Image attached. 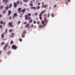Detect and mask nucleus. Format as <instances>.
Listing matches in <instances>:
<instances>
[{"mask_svg":"<svg viewBox=\"0 0 75 75\" xmlns=\"http://www.w3.org/2000/svg\"><path fill=\"white\" fill-rule=\"evenodd\" d=\"M21 8H19L18 9V11L20 13H21Z\"/></svg>","mask_w":75,"mask_h":75,"instance_id":"10","label":"nucleus"},{"mask_svg":"<svg viewBox=\"0 0 75 75\" xmlns=\"http://www.w3.org/2000/svg\"><path fill=\"white\" fill-rule=\"evenodd\" d=\"M31 9H36V8L35 7H32L31 8Z\"/></svg>","mask_w":75,"mask_h":75,"instance_id":"23","label":"nucleus"},{"mask_svg":"<svg viewBox=\"0 0 75 75\" xmlns=\"http://www.w3.org/2000/svg\"><path fill=\"white\" fill-rule=\"evenodd\" d=\"M28 1H29V0H23V1L26 3L28 2Z\"/></svg>","mask_w":75,"mask_h":75,"instance_id":"22","label":"nucleus"},{"mask_svg":"<svg viewBox=\"0 0 75 75\" xmlns=\"http://www.w3.org/2000/svg\"><path fill=\"white\" fill-rule=\"evenodd\" d=\"M21 37H22V38H24V37H25V35H24V34H23V33L22 34Z\"/></svg>","mask_w":75,"mask_h":75,"instance_id":"17","label":"nucleus"},{"mask_svg":"<svg viewBox=\"0 0 75 75\" xmlns=\"http://www.w3.org/2000/svg\"><path fill=\"white\" fill-rule=\"evenodd\" d=\"M55 7H57V5H54V8H55Z\"/></svg>","mask_w":75,"mask_h":75,"instance_id":"35","label":"nucleus"},{"mask_svg":"<svg viewBox=\"0 0 75 75\" xmlns=\"http://www.w3.org/2000/svg\"><path fill=\"white\" fill-rule=\"evenodd\" d=\"M33 1H34V2H35V0H33Z\"/></svg>","mask_w":75,"mask_h":75,"instance_id":"61","label":"nucleus"},{"mask_svg":"<svg viewBox=\"0 0 75 75\" xmlns=\"http://www.w3.org/2000/svg\"><path fill=\"white\" fill-rule=\"evenodd\" d=\"M8 25L10 27H13V22H9L8 23Z\"/></svg>","mask_w":75,"mask_h":75,"instance_id":"9","label":"nucleus"},{"mask_svg":"<svg viewBox=\"0 0 75 75\" xmlns=\"http://www.w3.org/2000/svg\"><path fill=\"white\" fill-rule=\"evenodd\" d=\"M44 16L45 17L46 16V15L45 14H44Z\"/></svg>","mask_w":75,"mask_h":75,"instance_id":"47","label":"nucleus"},{"mask_svg":"<svg viewBox=\"0 0 75 75\" xmlns=\"http://www.w3.org/2000/svg\"><path fill=\"white\" fill-rule=\"evenodd\" d=\"M45 21H42V24L43 26H45L47 25V23H48V21L47 19H45V17L44 18Z\"/></svg>","mask_w":75,"mask_h":75,"instance_id":"1","label":"nucleus"},{"mask_svg":"<svg viewBox=\"0 0 75 75\" xmlns=\"http://www.w3.org/2000/svg\"><path fill=\"white\" fill-rule=\"evenodd\" d=\"M6 13V10H4V11L3 12V14H5Z\"/></svg>","mask_w":75,"mask_h":75,"instance_id":"24","label":"nucleus"},{"mask_svg":"<svg viewBox=\"0 0 75 75\" xmlns=\"http://www.w3.org/2000/svg\"><path fill=\"white\" fill-rule=\"evenodd\" d=\"M8 45V43H6V44L5 45L4 48V50H6V48L7 47V46Z\"/></svg>","mask_w":75,"mask_h":75,"instance_id":"6","label":"nucleus"},{"mask_svg":"<svg viewBox=\"0 0 75 75\" xmlns=\"http://www.w3.org/2000/svg\"><path fill=\"white\" fill-rule=\"evenodd\" d=\"M47 6V5H42V8H46Z\"/></svg>","mask_w":75,"mask_h":75,"instance_id":"16","label":"nucleus"},{"mask_svg":"<svg viewBox=\"0 0 75 75\" xmlns=\"http://www.w3.org/2000/svg\"><path fill=\"white\" fill-rule=\"evenodd\" d=\"M11 7H12V4H10L9 7H10V8H11Z\"/></svg>","mask_w":75,"mask_h":75,"instance_id":"27","label":"nucleus"},{"mask_svg":"<svg viewBox=\"0 0 75 75\" xmlns=\"http://www.w3.org/2000/svg\"><path fill=\"white\" fill-rule=\"evenodd\" d=\"M12 48L13 49V50H16L17 47L16 45H13L12 46Z\"/></svg>","mask_w":75,"mask_h":75,"instance_id":"7","label":"nucleus"},{"mask_svg":"<svg viewBox=\"0 0 75 75\" xmlns=\"http://www.w3.org/2000/svg\"><path fill=\"white\" fill-rule=\"evenodd\" d=\"M3 1V3H4L5 4H6L8 2V0H2Z\"/></svg>","mask_w":75,"mask_h":75,"instance_id":"11","label":"nucleus"},{"mask_svg":"<svg viewBox=\"0 0 75 75\" xmlns=\"http://www.w3.org/2000/svg\"><path fill=\"white\" fill-rule=\"evenodd\" d=\"M42 27H43V26L42 25H39V28H42Z\"/></svg>","mask_w":75,"mask_h":75,"instance_id":"20","label":"nucleus"},{"mask_svg":"<svg viewBox=\"0 0 75 75\" xmlns=\"http://www.w3.org/2000/svg\"><path fill=\"white\" fill-rule=\"evenodd\" d=\"M32 21H33V19H31L29 21V23H32Z\"/></svg>","mask_w":75,"mask_h":75,"instance_id":"26","label":"nucleus"},{"mask_svg":"<svg viewBox=\"0 0 75 75\" xmlns=\"http://www.w3.org/2000/svg\"><path fill=\"white\" fill-rule=\"evenodd\" d=\"M35 16H37L38 15V13H35Z\"/></svg>","mask_w":75,"mask_h":75,"instance_id":"40","label":"nucleus"},{"mask_svg":"<svg viewBox=\"0 0 75 75\" xmlns=\"http://www.w3.org/2000/svg\"><path fill=\"white\" fill-rule=\"evenodd\" d=\"M6 40V39H3V40H4V41Z\"/></svg>","mask_w":75,"mask_h":75,"instance_id":"49","label":"nucleus"},{"mask_svg":"<svg viewBox=\"0 0 75 75\" xmlns=\"http://www.w3.org/2000/svg\"><path fill=\"white\" fill-rule=\"evenodd\" d=\"M1 37L2 38H3L4 37V33H3L1 35Z\"/></svg>","mask_w":75,"mask_h":75,"instance_id":"13","label":"nucleus"},{"mask_svg":"<svg viewBox=\"0 0 75 75\" xmlns=\"http://www.w3.org/2000/svg\"><path fill=\"white\" fill-rule=\"evenodd\" d=\"M0 24H3V25H4L5 24V22H3L2 21H0Z\"/></svg>","mask_w":75,"mask_h":75,"instance_id":"12","label":"nucleus"},{"mask_svg":"<svg viewBox=\"0 0 75 75\" xmlns=\"http://www.w3.org/2000/svg\"><path fill=\"white\" fill-rule=\"evenodd\" d=\"M44 12H45V11H43L41 13L39 16V17H40V20H42V18H41V16H42V14H43Z\"/></svg>","mask_w":75,"mask_h":75,"instance_id":"3","label":"nucleus"},{"mask_svg":"<svg viewBox=\"0 0 75 75\" xmlns=\"http://www.w3.org/2000/svg\"><path fill=\"white\" fill-rule=\"evenodd\" d=\"M0 8L1 9H2V8H3V6H0Z\"/></svg>","mask_w":75,"mask_h":75,"instance_id":"36","label":"nucleus"},{"mask_svg":"<svg viewBox=\"0 0 75 75\" xmlns=\"http://www.w3.org/2000/svg\"><path fill=\"white\" fill-rule=\"evenodd\" d=\"M17 17V13H15L13 14V19H14L15 17Z\"/></svg>","mask_w":75,"mask_h":75,"instance_id":"4","label":"nucleus"},{"mask_svg":"<svg viewBox=\"0 0 75 75\" xmlns=\"http://www.w3.org/2000/svg\"><path fill=\"white\" fill-rule=\"evenodd\" d=\"M50 14H49L48 15V17H50Z\"/></svg>","mask_w":75,"mask_h":75,"instance_id":"45","label":"nucleus"},{"mask_svg":"<svg viewBox=\"0 0 75 75\" xmlns=\"http://www.w3.org/2000/svg\"><path fill=\"white\" fill-rule=\"evenodd\" d=\"M33 24H36V21H34Z\"/></svg>","mask_w":75,"mask_h":75,"instance_id":"37","label":"nucleus"},{"mask_svg":"<svg viewBox=\"0 0 75 75\" xmlns=\"http://www.w3.org/2000/svg\"><path fill=\"white\" fill-rule=\"evenodd\" d=\"M7 29H6L5 32V34H6V33H7Z\"/></svg>","mask_w":75,"mask_h":75,"instance_id":"29","label":"nucleus"},{"mask_svg":"<svg viewBox=\"0 0 75 75\" xmlns=\"http://www.w3.org/2000/svg\"><path fill=\"white\" fill-rule=\"evenodd\" d=\"M25 33H26V32H25V31H24L23 32V34H25Z\"/></svg>","mask_w":75,"mask_h":75,"instance_id":"33","label":"nucleus"},{"mask_svg":"<svg viewBox=\"0 0 75 75\" xmlns=\"http://www.w3.org/2000/svg\"><path fill=\"white\" fill-rule=\"evenodd\" d=\"M4 42H2L1 43V45H4Z\"/></svg>","mask_w":75,"mask_h":75,"instance_id":"39","label":"nucleus"},{"mask_svg":"<svg viewBox=\"0 0 75 75\" xmlns=\"http://www.w3.org/2000/svg\"><path fill=\"white\" fill-rule=\"evenodd\" d=\"M38 5H40V4L39 3H38Z\"/></svg>","mask_w":75,"mask_h":75,"instance_id":"53","label":"nucleus"},{"mask_svg":"<svg viewBox=\"0 0 75 75\" xmlns=\"http://www.w3.org/2000/svg\"><path fill=\"white\" fill-rule=\"evenodd\" d=\"M17 4L14 3V6L15 8L17 7Z\"/></svg>","mask_w":75,"mask_h":75,"instance_id":"14","label":"nucleus"},{"mask_svg":"<svg viewBox=\"0 0 75 75\" xmlns=\"http://www.w3.org/2000/svg\"><path fill=\"white\" fill-rule=\"evenodd\" d=\"M56 1H57V0H56Z\"/></svg>","mask_w":75,"mask_h":75,"instance_id":"64","label":"nucleus"},{"mask_svg":"<svg viewBox=\"0 0 75 75\" xmlns=\"http://www.w3.org/2000/svg\"><path fill=\"white\" fill-rule=\"evenodd\" d=\"M68 2H70V0H68Z\"/></svg>","mask_w":75,"mask_h":75,"instance_id":"56","label":"nucleus"},{"mask_svg":"<svg viewBox=\"0 0 75 75\" xmlns=\"http://www.w3.org/2000/svg\"><path fill=\"white\" fill-rule=\"evenodd\" d=\"M29 25H30V24L28 23L26 25V26H25V27H26V28H28V27H29Z\"/></svg>","mask_w":75,"mask_h":75,"instance_id":"15","label":"nucleus"},{"mask_svg":"<svg viewBox=\"0 0 75 75\" xmlns=\"http://www.w3.org/2000/svg\"><path fill=\"white\" fill-rule=\"evenodd\" d=\"M22 13H21V16H20V17H21V18H22V16H23V15H22Z\"/></svg>","mask_w":75,"mask_h":75,"instance_id":"44","label":"nucleus"},{"mask_svg":"<svg viewBox=\"0 0 75 75\" xmlns=\"http://www.w3.org/2000/svg\"><path fill=\"white\" fill-rule=\"evenodd\" d=\"M10 48V46H8V49H9Z\"/></svg>","mask_w":75,"mask_h":75,"instance_id":"51","label":"nucleus"},{"mask_svg":"<svg viewBox=\"0 0 75 75\" xmlns=\"http://www.w3.org/2000/svg\"><path fill=\"white\" fill-rule=\"evenodd\" d=\"M31 16V14L30 13H28L27 15H26L25 16V20H30L31 19V17L30 16Z\"/></svg>","mask_w":75,"mask_h":75,"instance_id":"2","label":"nucleus"},{"mask_svg":"<svg viewBox=\"0 0 75 75\" xmlns=\"http://www.w3.org/2000/svg\"><path fill=\"white\" fill-rule=\"evenodd\" d=\"M66 4L67 5V4H68V3L66 2Z\"/></svg>","mask_w":75,"mask_h":75,"instance_id":"58","label":"nucleus"},{"mask_svg":"<svg viewBox=\"0 0 75 75\" xmlns=\"http://www.w3.org/2000/svg\"><path fill=\"white\" fill-rule=\"evenodd\" d=\"M11 52L10 51H8V53H7V55H9V54H10Z\"/></svg>","mask_w":75,"mask_h":75,"instance_id":"25","label":"nucleus"},{"mask_svg":"<svg viewBox=\"0 0 75 75\" xmlns=\"http://www.w3.org/2000/svg\"><path fill=\"white\" fill-rule=\"evenodd\" d=\"M22 12V15H24V13L25 12V8H24L21 11Z\"/></svg>","mask_w":75,"mask_h":75,"instance_id":"5","label":"nucleus"},{"mask_svg":"<svg viewBox=\"0 0 75 75\" xmlns=\"http://www.w3.org/2000/svg\"><path fill=\"white\" fill-rule=\"evenodd\" d=\"M2 61V60H0V62H1Z\"/></svg>","mask_w":75,"mask_h":75,"instance_id":"59","label":"nucleus"},{"mask_svg":"<svg viewBox=\"0 0 75 75\" xmlns=\"http://www.w3.org/2000/svg\"><path fill=\"white\" fill-rule=\"evenodd\" d=\"M3 28V26L1 25H0V28L1 29Z\"/></svg>","mask_w":75,"mask_h":75,"instance_id":"32","label":"nucleus"},{"mask_svg":"<svg viewBox=\"0 0 75 75\" xmlns=\"http://www.w3.org/2000/svg\"><path fill=\"white\" fill-rule=\"evenodd\" d=\"M34 28H36V26H35L34 27Z\"/></svg>","mask_w":75,"mask_h":75,"instance_id":"48","label":"nucleus"},{"mask_svg":"<svg viewBox=\"0 0 75 75\" xmlns=\"http://www.w3.org/2000/svg\"><path fill=\"white\" fill-rule=\"evenodd\" d=\"M1 51H0V55H1Z\"/></svg>","mask_w":75,"mask_h":75,"instance_id":"50","label":"nucleus"},{"mask_svg":"<svg viewBox=\"0 0 75 75\" xmlns=\"http://www.w3.org/2000/svg\"><path fill=\"white\" fill-rule=\"evenodd\" d=\"M42 4H43V3H42Z\"/></svg>","mask_w":75,"mask_h":75,"instance_id":"62","label":"nucleus"},{"mask_svg":"<svg viewBox=\"0 0 75 75\" xmlns=\"http://www.w3.org/2000/svg\"><path fill=\"white\" fill-rule=\"evenodd\" d=\"M26 23L25 22H24V24H26Z\"/></svg>","mask_w":75,"mask_h":75,"instance_id":"55","label":"nucleus"},{"mask_svg":"<svg viewBox=\"0 0 75 75\" xmlns=\"http://www.w3.org/2000/svg\"><path fill=\"white\" fill-rule=\"evenodd\" d=\"M19 40L20 41H21H21H22V39L21 38H19Z\"/></svg>","mask_w":75,"mask_h":75,"instance_id":"31","label":"nucleus"},{"mask_svg":"<svg viewBox=\"0 0 75 75\" xmlns=\"http://www.w3.org/2000/svg\"><path fill=\"white\" fill-rule=\"evenodd\" d=\"M30 5L32 7V6H33V4H30Z\"/></svg>","mask_w":75,"mask_h":75,"instance_id":"42","label":"nucleus"},{"mask_svg":"<svg viewBox=\"0 0 75 75\" xmlns=\"http://www.w3.org/2000/svg\"><path fill=\"white\" fill-rule=\"evenodd\" d=\"M12 29H9V33H11V32H12Z\"/></svg>","mask_w":75,"mask_h":75,"instance_id":"30","label":"nucleus"},{"mask_svg":"<svg viewBox=\"0 0 75 75\" xmlns=\"http://www.w3.org/2000/svg\"><path fill=\"white\" fill-rule=\"evenodd\" d=\"M20 23H21V22H20V21H19L18 22V24H20Z\"/></svg>","mask_w":75,"mask_h":75,"instance_id":"43","label":"nucleus"},{"mask_svg":"<svg viewBox=\"0 0 75 75\" xmlns=\"http://www.w3.org/2000/svg\"><path fill=\"white\" fill-rule=\"evenodd\" d=\"M14 36V33H12V35L11 36V37H13Z\"/></svg>","mask_w":75,"mask_h":75,"instance_id":"18","label":"nucleus"},{"mask_svg":"<svg viewBox=\"0 0 75 75\" xmlns=\"http://www.w3.org/2000/svg\"><path fill=\"white\" fill-rule=\"evenodd\" d=\"M51 16H52V17H54V14L52 13Z\"/></svg>","mask_w":75,"mask_h":75,"instance_id":"41","label":"nucleus"},{"mask_svg":"<svg viewBox=\"0 0 75 75\" xmlns=\"http://www.w3.org/2000/svg\"><path fill=\"white\" fill-rule=\"evenodd\" d=\"M51 6H50L49 8V9L50 10V9H51Z\"/></svg>","mask_w":75,"mask_h":75,"instance_id":"46","label":"nucleus"},{"mask_svg":"<svg viewBox=\"0 0 75 75\" xmlns=\"http://www.w3.org/2000/svg\"><path fill=\"white\" fill-rule=\"evenodd\" d=\"M11 17H10V18H9V19L10 20L11 19Z\"/></svg>","mask_w":75,"mask_h":75,"instance_id":"54","label":"nucleus"},{"mask_svg":"<svg viewBox=\"0 0 75 75\" xmlns=\"http://www.w3.org/2000/svg\"><path fill=\"white\" fill-rule=\"evenodd\" d=\"M11 14V11L10 10H9L8 11V16H10Z\"/></svg>","mask_w":75,"mask_h":75,"instance_id":"8","label":"nucleus"},{"mask_svg":"<svg viewBox=\"0 0 75 75\" xmlns=\"http://www.w3.org/2000/svg\"><path fill=\"white\" fill-rule=\"evenodd\" d=\"M29 28H30V27H29Z\"/></svg>","mask_w":75,"mask_h":75,"instance_id":"63","label":"nucleus"},{"mask_svg":"<svg viewBox=\"0 0 75 75\" xmlns=\"http://www.w3.org/2000/svg\"><path fill=\"white\" fill-rule=\"evenodd\" d=\"M34 26V25H31V27H33V26Z\"/></svg>","mask_w":75,"mask_h":75,"instance_id":"52","label":"nucleus"},{"mask_svg":"<svg viewBox=\"0 0 75 75\" xmlns=\"http://www.w3.org/2000/svg\"><path fill=\"white\" fill-rule=\"evenodd\" d=\"M17 4H19V3H20V2L19 1H17L16 2Z\"/></svg>","mask_w":75,"mask_h":75,"instance_id":"34","label":"nucleus"},{"mask_svg":"<svg viewBox=\"0 0 75 75\" xmlns=\"http://www.w3.org/2000/svg\"><path fill=\"white\" fill-rule=\"evenodd\" d=\"M8 8H9V7L8 6H7L5 7V9L7 10H8Z\"/></svg>","mask_w":75,"mask_h":75,"instance_id":"19","label":"nucleus"},{"mask_svg":"<svg viewBox=\"0 0 75 75\" xmlns=\"http://www.w3.org/2000/svg\"><path fill=\"white\" fill-rule=\"evenodd\" d=\"M30 3H33V1H31V2H30Z\"/></svg>","mask_w":75,"mask_h":75,"instance_id":"57","label":"nucleus"},{"mask_svg":"<svg viewBox=\"0 0 75 75\" xmlns=\"http://www.w3.org/2000/svg\"><path fill=\"white\" fill-rule=\"evenodd\" d=\"M40 21H38L37 22V24H40Z\"/></svg>","mask_w":75,"mask_h":75,"instance_id":"38","label":"nucleus"},{"mask_svg":"<svg viewBox=\"0 0 75 75\" xmlns=\"http://www.w3.org/2000/svg\"><path fill=\"white\" fill-rule=\"evenodd\" d=\"M1 17V15H0V17Z\"/></svg>","mask_w":75,"mask_h":75,"instance_id":"60","label":"nucleus"},{"mask_svg":"<svg viewBox=\"0 0 75 75\" xmlns=\"http://www.w3.org/2000/svg\"><path fill=\"white\" fill-rule=\"evenodd\" d=\"M37 10H39L40 9V7L39 6H37Z\"/></svg>","mask_w":75,"mask_h":75,"instance_id":"21","label":"nucleus"},{"mask_svg":"<svg viewBox=\"0 0 75 75\" xmlns=\"http://www.w3.org/2000/svg\"><path fill=\"white\" fill-rule=\"evenodd\" d=\"M13 44V40H12L10 42V44Z\"/></svg>","mask_w":75,"mask_h":75,"instance_id":"28","label":"nucleus"}]
</instances>
